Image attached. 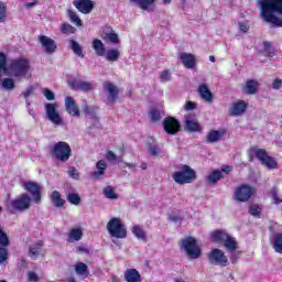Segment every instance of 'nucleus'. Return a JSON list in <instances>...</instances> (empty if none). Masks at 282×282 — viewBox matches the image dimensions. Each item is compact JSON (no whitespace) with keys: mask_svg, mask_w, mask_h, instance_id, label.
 <instances>
[{"mask_svg":"<svg viewBox=\"0 0 282 282\" xmlns=\"http://www.w3.org/2000/svg\"><path fill=\"white\" fill-rule=\"evenodd\" d=\"M260 17L271 28H282V0H258Z\"/></svg>","mask_w":282,"mask_h":282,"instance_id":"nucleus-1","label":"nucleus"},{"mask_svg":"<svg viewBox=\"0 0 282 282\" xmlns=\"http://www.w3.org/2000/svg\"><path fill=\"white\" fill-rule=\"evenodd\" d=\"M51 155L57 160V162H69L72 158V147L65 141H58L51 147Z\"/></svg>","mask_w":282,"mask_h":282,"instance_id":"nucleus-2","label":"nucleus"},{"mask_svg":"<svg viewBox=\"0 0 282 282\" xmlns=\"http://www.w3.org/2000/svg\"><path fill=\"white\" fill-rule=\"evenodd\" d=\"M9 69L14 78H25L30 74V61L25 57L12 59Z\"/></svg>","mask_w":282,"mask_h":282,"instance_id":"nucleus-3","label":"nucleus"},{"mask_svg":"<svg viewBox=\"0 0 282 282\" xmlns=\"http://www.w3.org/2000/svg\"><path fill=\"white\" fill-rule=\"evenodd\" d=\"M172 177L176 184H193L197 180V172L185 164L181 166V171L174 172Z\"/></svg>","mask_w":282,"mask_h":282,"instance_id":"nucleus-4","label":"nucleus"},{"mask_svg":"<svg viewBox=\"0 0 282 282\" xmlns=\"http://www.w3.org/2000/svg\"><path fill=\"white\" fill-rule=\"evenodd\" d=\"M181 248H183L189 259H199L202 257V249L197 246L195 237L188 236L182 239Z\"/></svg>","mask_w":282,"mask_h":282,"instance_id":"nucleus-5","label":"nucleus"},{"mask_svg":"<svg viewBox=\"0 0 282 282\" xmlns=\"http://www.w3.org/2000/svg\"><path fill=\"white\" fill-rule=\"evenodd\" d=\"M107 230L110 237H113L115 239H127V227L122 224L120 218H111L107 223Z\"/></svg>","mask_w":282,"mask_h":282,"instance_id":"nucleus-6","label":"nucleus"},{"mask_svg":"<svg viewBox=\"0 0 282 282\" xmlns=\"http://www.w3.org/2000/svg\"><path fill=\"white\" fill-rule=\"evenodd\" d=\"M254 193H257L254 187H252L249 184H241L238 187H236V189L234 192V199L236 202H240V203L250 202V199H252V195H254Z\"/></svg>","mask_w":282,"mask_h":282,"instance_id":"nucleus-7","label":"nucleus"},{"mask_svg":"<svg viewBox=\"0 0 282 282\" xmlns=\"http://www.w3.org/2000/svg\"><path fill=\"white\" fill-rule=\"evenodd\" d=\"M32 206V197L28 194H21L11 202V213H25Z\"/></svg>","mask_w":282,"mask_h":282,"instance_id":"nucleus-8","label":"nucleus"},{"mask_svg":"<svg viewBox=\"0 0 282 282\" xmlns=\"http://www.w3.org/2000/svg\"><path fill=\"white\" fill-rule=\"evenodd\" d=\"M252 151H254L256 159L261 162L263 166H267L269 171H273L274 169H279V163L276 162V159L274 156L268 155V151L265 149H256L252 148Z\"/></svg>","mask_w":282,"mask_h":282,"instance_id":"nucleus-9","label":"nucleus"},{"mask_svg":"<svg viewBox=\"0 0 282 282\" xmlns=\"http://www.w3.org/2000/svg\"><path fill=\"white\" fill-rule=\"evenodd\" d=\"M207 259L212 265H220V268H227L228 257L221 251V249H212L207 253Z\"/></svg>","mask_w":282,"mask_h":282,"instance_id":"nucleus-10","label":"nucleus"},{"mask_svg":"<svg viewBox=\"0 0 282 282\" xmlns=\"http://www.w3.org/2000/svg\"><path fill=\"white\" fill-rule=\"evenodd\" d=\"M184 129L189 133H202L203 128L197 121V116L195 113H187L184 116Z\"/></svg>","mask_w":282,"mask_h":282,"instance_id":"nucleus-11","label":"nucleus"},{"mask_svg":"<svg viewBox=\"0 0 282 282\" xmlns=\"http://www.w3.org/2000/svg\"><path fill=\"white\" fill-rule=\"evenodd\" d=\"M163 129L167 135H176L182 130V124L175 117H166L163 120Z\"/></svg>","mask_w":282,"mask_h":282,"instance_id":"nucleus-12","label":"nucleus"},{"mask_svg":"<svg viewBox=\"0 0 282 282\" xmlns=\"http://www.w3.org/2000/svg\"><path fill=\"white\" fill-rule=\"evenodd\" d=\"M67 84L68 87L73 89V91H84L85 94H87V91L94 90V85L91 84V82L73 78L68 80Z\"/></svg>","mask_w":282,"mask_h":282,"instance_id":"nucleus-13","label":"nucleus"},{"mask_svg":"<svg viewBox=\"0 0 282 282\" xmlns=\"http://www.w3.org/2000/svg\"><path fill=\"white\" fill-rule=\"evenodd\" d=\"M37 41L46 54H55L56 50H58L56 41L47 35H39Z\"/></svg>","mask_w":282,"mask_h":282,"instance_id":"nucleus-14","label":"nucleus"},{"mask_svg":"<svg viewBox=\"0 0 282 282\" xmlns=\"http://www.w3.org/2000/svg\"><path fill=\"white\" fill-rule=\"evenodd\" d=\"M8 246H10V238L8 237V234L3 231L0 227V265L1 263H6L8 261Z\"/></svg>","mask_w":282,"mask_h":282,"instance_id":"nucleus-15","label":"nucleus"},{"mask_svg":"<svg viewBox=\"0 0 282 282\" xmlns=\"http://www.w3.org/2000/svg\"><path fill=\"white\" fill-rule=\"evenodd\" d=\"M73 6L82 14H90L91 10L96 7V3L91 0H74Z\"/></svg>","mask_w":282,"mask_h":282,"instance_id":"nucleus-16","label":"nucleus"},{"mask_svg":"<svg viewBox=\"0 0 282 282\" xmlns=\"http://www.w3.org/2000/svg\"><path fill=\"white\" fill-rule=\"evenodd\" d=\"M24 188L33 197L35 204H41V185L39 183L26 182L24 183Z\"/></svg>","mask_w":282,"mask_h":282,"instance_id":"nucleus-17","label":"nucleus"},{"mask_svg":"<svg viewBox=\"0 0 282 282\" xmlns=\"http://www.w3.org/2000/svg\"><path fill=\"white\" fill-rule=\"evenodd\" d=\"M45 111L47 119L51 120L53 124H62L63 119L61 118V115H58V111H56V105L46 104Z\"/></svg>","mask_w":282,"mask_h":282,"instance_id":"nucleus-18","label":"nucleus"},{"mask_svg":"<svg viewBox=\"0 0 282 282\" xmlns=\"http://www.w3.org/2000/svg\"><path fill=\"white\" fill-rule=\"evenodd\" d=\"M104 89L105 91H108V102H116L118 100V96H120V90L118 89V86L113 85L111 82H105L104 83Z\"/></svg>","mask_w":282,"mask_h":282,"instance_id":"nucleus-19","label":"nucleus"},{"mask_svg":"<svg viewBox=\"0 0 282 282\" xmlns=\"http://www.w3.org/2000/svg\"><path fill=\"white\" fill-rule=\"evenodd\" d=\"M65 107L69 116H73L74 118H78L80 116V108H78V105H76L73 97L67 96L65 98Z\"/></svg>","mask_w":282,"mask_h":282,"instance_id":"nucleus-20","label":"nucleus"},{"mask_svg":"<svg viewBox=\"0 0 282 282\" xmlns=\"http://www.w3.org/2000/svg\"><path fill=\"white\" fill-rule=\"evenodd\" d=\"M180 61L186 69H195L197 58L191 53H181Z\"/></svg>","mask_w":282,"mask_h":282,"instance_id":"nucleus-21","label":"nucleus"},{"mask_svg":"<svg viewBox=\"0 0 282 282\" xmlns=\"http://www.w3.org/2000/svg\"><path fill=\"white\" fill-rule=\"evenodd\" d=\"M226 175L221 174V170L217 169L210 172L206 177L205 182L206 184H209V186H215L220 180H224Z\"/></svg>","mask_w":282,"mask_h":282,"instance_id":"nucleus-22","label":"nucleus"},{"mask_svg":"<svg viewBox=\"0 0 282 282\" xmlns=\"http://www.w3.org/2000/svg\"><path fill=\"white\" fill-rule=\"evenodd\" d=\"M247 109H248V104H246V101L243 100H238L229 109V116H241L242 113H246Z\"/></svg>","mask_w":282,"mask_h":282,"instance_id":"nucleus-23","label":"nucleus"},{"mask_svg":"<svg viewBox=\"0 0 282 282\" xmlns=\"http://www.w3.org/2000/svg\"><path fill=\"white\" fill-rule=\"evenodd\" d=\"M123 279L127 282H142V275L138 269H127L123 273Z\"/></svg>","mask_w":282,"mask_h":282,"instance_id":"nucleus-24","label":"nucleus"},{"mask_svg":"<svg viewBox=\"0 0 282 282\" xmlns=\"http://www.w3.org/2000/svg\"><path fill=\"white\" fill-rule=\"evenodd\" d=\"M224 135H226V129L210 130L207 134L206 141L209 144H213L215 142H219V140H223Z\"/></svg>","mask_w":282,"mask_h":282,"instance_id":"nucleus-25","label":"nucleus"},{"mask_svg":"<svg viewBox=\"0 0 282 282\" xmlns=\"http://www.w3.org/2000/svg\"><path fill=\"white\" fill-rule=\"evenodd\" d=\"M259 89V82L254 79H248L242 87V91L248 96H254Z\"/></svg>","mask_w":282,"mask_h":282,"instance_id":"nucleus-26","label":"nucleus"},{"mask_svg":"<svg viewBox=\"0 0 282 282\" xmlns=\"http://www.w3.org/2000/svg\"><path fill=\"white\" fill-rule=\"evenodd\" d=\"M43 251V242L42 240L33 243L30 248H29V257L33 260L36 261V259L39 257H41V252Z\"/></svg>","mask_w":282,"mask_h":282,"instance_id":"nucleus-27","label":"nucleus"},{"mask_svg":"<svg viewBox=\"0 0 282 282\" xmlns=\"http://www.w3.org/2000/svg\"><path fill=\"white\" fill-rule=\"evenodd\" d=\"M96 169L97 171L91 173V177H94L95 180H100V177H102V175H105V172L107 171V162H105V160H99L96 163Z\"/></svg>","mask_w":282,"mask_h":282,"instance_id":"nucleus-28","label":"nucleus"},{"mask_svg":"<svg viewBox=\"0 0 282 282\" xmlns=\"http://www.w3.org/2000/svg\"><path fill=\"white\" fill-rule=\"evenodd\" d=\"M228 236L229 235L224 230H214L210 234V239L213 243H224Z\"/></svg>","mask_w":282,"mask_h":282,"instance_id":"nucleus-29","label":"nucleus"},{"mask_svg":"<svg viewBox=\"0 0 282 282\" xmlns=\"http://www.w3.org/2000/svg\"><path fill=\"white\" fill-rule=\"evenodd\" d=\"M198 94L205 102H213V93L210 89H208V86L206 84H202L198 87Z\"/></svg>","mask_w":282,"mask_h":282,"instance_id":"nucleus-30","label":"nucleus"},{"mask_svg":"<svg viewBox=\"0 0 282 282\" xmlns=\"http://www.w3.org/2000/svg\"><path fill=\"white\" fill-rule=\"evenodd\" d=\"M223 243L227 252H237V249L239 248V243L230 235L227 236Z\"/></svg>","mask_w":282,"mask_h":282,"instance_id":"nucleus-31","label":"nucleus"},{"mask_svg":"<svg viewBox=\"0 0 282 282\" xmlns=\"http://www.w3.org/2000/svg\"><path fill=\"white\" fill-rule=\"evenodd\" d=\"M93 50L95 51L97 56H105V54H107L105 43H102V41L98 39L93 40Z\"/></svg>","mask_w":282,"mask_h":282,"instance_id":"nucleus-32","label":"nucleus"},{"mask_svg":"<svg viewBox=\"0 0 282 282\" xmlns=\"http://www.w3.org/2000/svg\"><path fill=\"white\" fill-rule=\"evenodd\" d=\"M51 202L54 204L55 208H63V206H65V199L61 197V192L58 191H53L51 193Z\"/></svg>","mask_w":282,"mask_h":282,"instance_id":"nucleus-33","label":"nucleus"},{"mask_svg":"<svg viewBox=\"0 0 282 282\" xmlns=\"http://www.w3.org/2000/svg\"><path fill=\"white\" fill-rule=\"evenodd\" d=\"M104 56H106V61L109 63H116V61L120 58V51H118V48H110Z\"/></svg>","mask_w":282,"mask_h":282,"instance_id":"nucleus-34","label":"nucleus"},{"mask_svg":"<svg viewBox=\"0 0 282 282\" xmlns=\"http://www.w3.org/2000/svg\"><path fill=\"white\" fill-rule=\"evenodd\" d=\"M75 272L78 276H89V267L84 262H77L75 264Z\"/></svg>","mask_w":282,"mask_h":282,"instance_id":"nucleus-35","label":"nucleus"},{"mask_svg":"<svg viewBox=\"0 0 282 282\" xmlns=\"http://www.w3.org/2000/svg\"><path fill=\"white\" fill-rule=\"evenodd\" d=\"M263 50H264L265 56H268L269 58H272V57L276 56V48H274L272 46V42L264 41L263 42Z\"/></svg>","mask_w":282,"mask_h":282,"instance_id":"nucleus-36","label":"nucleus"},{"mask_svg":"<svg viewBox=\"0 0 282 282\" xmlns=\"http://www.w3.org/2000/svg\"><path fill=\"white\" fill-rule=\"evenodd\" d=\"M70 50H73L74 54L76 56H78V58H85V53H83V47L80 46V44H78V42H76L75 40H70Z\"/></svg>","mask_w":282,"mask_h":282,"instance_id":"nucleus-37","label":"nucleus"},{"mask_svg":"<svg viewBox=\"0 0 282 282\" xmlns=\"http://www.w3.org/2000/svg\"><path fill=\"white\" fill-rule=\"evenodd\" d=\"M102 39L109 41L113 45H120V37H118V33H116V31L105 33Z\"/></svg>","mask_w":282,"mask_h":282,"instance_id":"nucleus-38","label":"nucleus"},{"mask_svg":"<svg viewBox=\"0 0 282 282\" xmlns=\"http://www.w3.org/2000/svg\"><path fill=\"white\" fill-rule=\"evenodd\" d=\"M132 234L137 237V239H140L141 241H147V231L140 227V225H135L132 228Z\"/></svg>","mask_w":282,"mask_h":282,"instance_id":"nucleus-39","label":"nucleus"},{"mask_svg":"<svg viewBox=\"0 0 282 282\" xmlns=\"http://www.w3.org/2000/svg\"><path fill=\"white\" fill-rule=\"evenodd\" d=\"M69 239L72 241H80L83 239V228H73L69 231Z\"/></svg>","mask_w":282,"mask_h":282,"instance_id":"nucleus-40","label":"nucleus"},{"mask_svg":"<svg viewBox=\"0 0 282 282\" xmlns=\"http://www.w3.org/2000/svg\"><path fill=\"white\" fill-rule=\"evenodd\" d=\"M273 249L282 254V234H275L273 237Z\"/></svg>","mask_w":282,"mask_h":282,"instance_id":"nucleus-41","label":"nucleus"},{"mask_svg":"<svg viewBox=\"0 0 282 282\" xmlns=\"http://www.w3.org/2000/svg\"><path fill=\"white\" fill-rule=\"evenodd\" d=\"M131 3H137L141 10H149L150 6L155 3V0H130Z\"/></svg>","mask_w":282,"mask_h":282,"instance_id":"nucleus-42","label":"nucleus"},{"mask_svg":"<svg viewBox=\"0 0 282 282\" xmlns=\"http://www.w3.org/2000/svg\"><path fill=\"white\" fill-rule=\"evenodd\" d=\"M66 200L69 204H73V206H78L80 204V195H78V193H68L66 196Z\"/></svg>","mask_w":282,"mask_h":282,"instance_id":"nucleus-43","label":"nucleus"},{"mask_svg":"<svg viewBox=\"0 0 282 282\" xmlns=\"http://www.w3.org/2000/svg\"><path fill=\"white\" fill-rule=\"evenodd\" d=\"M8 21V4L0 1V23Z\"/></svg>","mask_w":282,"mask_h":282,"instance_id":"nucleus-44","label":"nucleus"},{"mask_svg":"<svg viewBox=\"0 0 282 282\" xmlns=\"http://www.w3.org/2000/svg\"><path fill=\"white\" fill-rule=\"evenodd\" d=\"M62 34H76V28L69 23H64L61 25Z\"/></svg>","mask_w":282,"mask_h":282,"instance_id":"nucleus-45","label":"nucleus"},{"mask_svg":"<svg viewBox=\"0 0 282 282\" xmlns=\"http://www.w3.org/2000/svg\"><path fill=\"white\" fill-rule=\"evenodd\" d=\"M104 195L108 198V199H118V194H116V191L113 189V187L111 186H107L104 189Z\"/></svg>","mask_w":282,"mask_h":282,"instance_id":"nucleus-46","label":"nucleus"},{"mask_svg":"<svg viewBox=\"0 0 282 282\" xmlns=\"http://www.w3.org/2000/svg\"><path fill=\"white\" fill-rule=\"evenodd\" d=\"M68 17H69L72 23H75L79 28H80V25H83V20H80L78 14H76V12L68 10Z\"/></svg>","mask_w":282,"mask_h":282,"instance_id":"nucleus-47","label":"nucleus"},{"mask_svg":"<svg viewBox=\"0 0 282 282\" xmlns=\"http://www.w3.org/2000/svg\"><path fill=\"white\" fill-rule=\"evenodd\" d=\"M2 85L3 89H14V79L4 78L2 82L0 79V86Z\"/></svg>","mask_w":282,"mask_h":282,"instance_id":"nucleus-48","label":"nucleus"},{"mask_svg":"<svg viewBox=\"0 0 282 282\" xmlns=\"http://www.w3.org/2000/svg\"><path fill=\"white\" fill-rule=\"evenodd\" d=\"M150 118L152 122H160V120H162V115L160 113V110H158L156 108H153L150 111Z\"/></svg>","mask_w":282,"mask_h":282,"instance_id":"nucleus-49","label":"nucleus"},{"mask_svg":"<svg viewBox=\"0 0 282 282\" xmlns=\"http://www.w3.org/2000/svg\"><path fill=\"white\" fill-rule=\"evenodd\" d=\"M269 193H270L274 204H282V198L279 197V188L272 187Z\"/></svg>","mask_w":282,"mask_h":282,"instance_id":"nucleus-50","label":"nucleus"},{"mask_svg":"<svg viewBox=\"0 0 282 282\" xmlns=\"http://www.w3.org/2000/svg\"><path fill=\"white\" fill-rule=\"evenodd\" d=\"M148 151L150 155H152V158H158V155H160V148L158 147V144H149Z\"/></svg>","mask_w":282,"mask_h":282,"instance_id":"nucleus-51","label":"nucleus"},{"mask_svg":"<svg viewBox=\"0 0 282 282\" xmlns=\"http://www.w3.org/2000/svg\"><path fill=\"white\" fill-rule=\"evenodd\" d=\"M249 214L252 215V217H261V208L259 205H251L249 207Z\"/></svg>","mask_w":282,"mask_h":282,"instance_id":"nucleus-52","label":"nucleus"},{"mask_svg":"<svg viewBox=\"0 0 282 282\" xmlns=\"http://www.w3.org/2000/svg\"><path fill=\"white\" fill-rule=\"evenodd\" d=\"M43 96L46 98V100H55L56 98L54 91H52L50 88H43Z\"/></svg>","mask_w":282,"mask_h":282,"instance_id":"nucleus-53","label":"nucleus"},{"mask_svg":"<svg viewBox=\"0 0 282 282\" xmlns=\"http://www.w3.org/2000/svg\"><path fill=\"white\" fill-rule=\"evenodd\" d=\"M68 175L73 180H78V177H80V173H78V170L74 166L68 167Z\"/></svg>","mask_w":282,"mask_h":282,"instance_id":"nucleus-54","label":"nucleus"},{"mask_svg":"<svg viewBox=\"0 0 282 282\" xmlns=\"http://www.w3.org/2000/svg\"><path fill=\"white\" fill-rule=\"evenodd\" d=\"M106 160H108V162H116V160H118V156L116 155V153H113V151L108 150L106 152Z\"/></svg>","mask_w":282,"mask_h":282,"instance_id":"nucleus-55","label":"nucleus"},{"mask_svg":"<svg viewBox=\"0 0 282 282\" xmlns=\"http://www.w3.org/2000/svg\"><path fill=\"white\" fill-rule=\"evenodd\" d=\"M239 257H241V252H230L229 259L231 261V263H237L239 261Z\"/></svg>","mask_w":282,"mask_h":282,"instance_id":"nucleus-56","label":"nucleus"},{"mask_svg":"<svg viewBox=\"0 0 282 282\" xmlns=\"http://www.w3.org/2000/svg\"><path fill=\"white\" fill-rule=\"evenodd\" d=\"M161 83H167V80H171V73L169 70H163L160 76Z\"/></svg>","mask_w":282,"mask_h":282,"instance_id":"nucleus-57","label":"nucleus"},{"mask_svg":"<svg viewBox=\"0 0 282 282\" xmlns=\"http://www.w3.org/2000/svg\"><path fill=\"white\" fill-rule=\"evenodd\" d=\"M221 172V175H230L232 173V166L230 165H223L221 169L219 170Z\"/></svg>","mask_w":282,"mask_h":282,"instance_id":"nucleus-58","label":"nucleus"},{"mask_svg":"<svg viewBox=\"0 0 282 282\" xmlns=\"http://www.w3.org/2000/svg\"><path fill=\"white\" fill-rule=\"evenodd\" d=\"M184 109L185 111H193V109H197V104L193 101H186Z\"/></svg>","mask_w":282,"mask_h":282,"instance_id":"nucleus-59","label":"nucleus"},{"mask_svg":"<svg viewBox=\"0 0 282 282\" xmlns=\"http://www.w3.org/2000/svg\"><path fill=\"white\" fill-rule=\"evenodd\" d=\"M32 91H34V86H29L25 91L22 93L23 98H25V100H28V98H30V96H32Z\"/></svg>","mask_w":282,"mask_h":282,"instance_id":"nucleus-60","label":"nucleus"},{"mask_svg":"<svg viewBox=\"0 0 282 282\" xmlns=\"http://www.w3.org/2000/svg\"><path fill=\"white\" fill-rule=\"evenodd\" d=\"M28 281L29 282H39V275L35 272L30 271L28 273Z\"/></svg>","mask_w":282,"mask_h":282,"instance_id":"nucleus-61","label":"nucleus"},{"mask_svg":"<svg viewBox=\"0 0 282 282\" xmlns=\"http://www.w3.org/2000/svg\"><path fill=\"white\" fill-rule=\"evenodd\" d=\"M280 87H282V80L281 78H275L272 84V89H279Z\"/></svg>","mask_w":282,"mask_h":282,"instance_id":"nucleus-62","label":"nucleus"},{"mask_svg":"<svg viewBox=\"0 0 282 282\" xmlns=\"http://www.w3.org/2000/svg\"><path fill=\"white\" fill-rule=\"evenodd\" d=\"M76 251L79 252L80 254H89V249L83 246L77 247Z\"/></svg>","mask_w":282,"mask_h":282,"instance_id":"nucleus-63","label":"nucleus"},{"mask_svg":"<svg viewBox=\"0 0 282 282\" xmlns=\"http://www.w3.org/2000/svg\"><path fill=\"white\" fill-rule=\"evenodd\" d=\"M91 111H94L89 106H85L83 108V113L84 116L87 118V116H89L91 113Z\"/></svg>","mask_w":282,"mask_h":282,"instance_id":"nucleus-64","label":"nucleus"}]
</instances>
